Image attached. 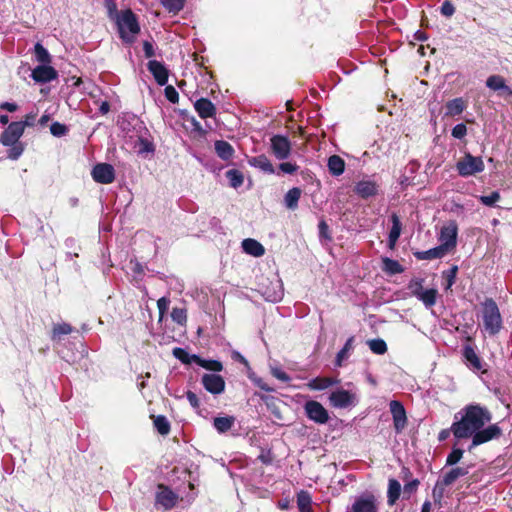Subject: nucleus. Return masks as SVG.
I'll return each instance as SVG.
<instances>
[{"label": "nucleus", "instance_id": "473e14b6", "mask_svg": "<svg viewBox=\"0 0 512 512\" xmlns=\"http://www.w3.org/2000/svg\"><path fill=\"white\" fill-rule=\"evenodd\" d=\"M215 150L218 156L223 160L230 159L234 153L233 147L226 141H216Z\"/></svg>", "mask_w": 512, "mask_h": 512}, {"label": "nucleus", "instance_id": "3c124183", "mask_svg": "<svg viewBox=\"0 0 512 512\" xmlns=\"http://www.w3.org/2000/svg\"><path fill=\"white\" fill-rule=\"evenodd\" d=\"M479 200L486 206H493L500 200V194L498 192H492L490 195L480 196Z\"/></svg>", "mask_w": 512, "mask_h": 512}, {"label": "nucleus", "instance_id": "6e6552de", "mask_svg": "<svg viewBox=\"0 0 512 512\" xmlns=\"http://www.w3.org/2000/svg\"><path fill=\"white\" fill-rule=\"evenodd\" d=\"M330 404L335 408H348L357 404V396L348 390L337 389L329 396Z\"/></svg>", "mask_w": 512, "mask_h": 512}, {"label": "nucleus", "instance_id": "c03bdc74", "mask_svg": "<svg viewBox=\"0 0 512 512\" xmlns=\"http://www.w3.org/2000/svg\"><path fill=\"white\" fill-rule=\"evenodd\" d=\"M154 426L161 435H167L170 431V423L165 416L158 415L154 419Z\"/></svg>", "mask_w": 512, "mask_h": 512}, {"label": "nucleus", "instance_id": "2eb2a0df", "mask_svg": "<svg viewBox=\"0 0 512 512\" xmlns=\"http://www.w3.org/2000/svg\"><path fill=\"white\" fill-rule=\"evenodd\" d=\"M389 407L393 417L394 428L397 433H400L407 424L404 406L399 401L393 400L390 402Z\"/></svg>", "mask_w": 512, "mask_h": 512}, {"label": "nucleus", "instance_id": "774afa93", "mask_svg": "<svg viewBox=\"0 0 512 512\" xmlns=\"http://www.w3.org/2000/svg\"><path fill=\"white\" fill-rule=\"evenodd\" d=\"M35 117H36L35 114H28V115H26L25 120L22 123L25 124V127L32 126L34 123Z\"/></svg>", "mask_w": 512, "mask_h": 512}, {"label": "nucleus", "instance_id": "f3484780", "mask_svg": "<svg viewBox=\"0 0 512 512\" xmlns=\"http://www.w3.org/2000/svg\"><path fill=\"white\" fill-rule=\"evenodd\" d=\"M379 185L371 179H363L355 184L354 192L361 198L366 199L378 193Z\"/></svg>", "mask_w": 512, "mask_h": 512}, {"label": "nucleus", "instance_id": "bf43d9fd", "mask_svg": "<svg viewBox=\"0 0 512 512\" xmlns=\"http://www.w3.org/2000/svg\"><path fill=\"white\" fill-rule=\"evenodd\" d=\"M279 168L282 172L287 174H292L297 170V166L290 162H284L279 165Z\"/></svg>", "mask_w": 512, "mask_h": 512}, {"label": "nucleus", "instance_id": "603ef678", "mask_svg": "<svg viewBox=\"0 0 512 512\" xmlns=\"http://www.w3.org/2000/svg\"><path fill=\"white\" fill-rule=\"evenodd\" d=\"M50 131L54 136L60 137L66 134L67 127L59 122H55L51 125Z\"/></svg>", "mask_w": 512, "mask_h": 512}, {"label": "nucleus", "instance_id": "a878e982", "mask_svg": "<svg viewBox=\"0 0 512 512\" xmlns=\"http://www.w3.org/2000/svg\"><path fill=\"white\" fill-rule=\"evenodd\" d=\"M449 252H447L443 247L440 245L437 247H434L432 249L416 252L415 256L420 260H430V259H437L442 258L445 255H447Z\"/></svg>", "mask_w": 512, "mask_h": 512}, {"label": "nucleus", "instance_id": "c756f323", "mask_svg": "<svg viewBox=\"0 0 512 512\" xmlns=\"http://www.w3.org/2000/svg\"><path fill=\"white\" fill-rule=\"evenodd\" d=\"M328 168L331 174L339 176L345 170V162L340 156L333 155L328 159Z\"/></svg>", "mask_w": 512, "mask_h": 512}, {"label": "nucleus", "instance_id": "423d86ee", "mask_svg": "<svg viewBox=\"0 0 512 512\" xmlns=\"http://www.w3.org/2000/svg\"><path fill=\"white\" fill-rule=\"evenodd\" d=\"M304 411L307 418L316 424L323 425L329 420V413L325 407L315 400H309L304 404Z\"/></svg>", "mask_w": 512, "mask_h": 512}, {"label": "nucleus", "instance_id": "4d7b16f0", "mask_svg": "<svg viewBox=\"0 0 512 512\" xmlns=\"http://www.w3.org/2000/svg\"><path fill=\"white\" fill-rule=\"evenodd\" d=\"M441 12L443 15L447 16V17H450L454 14L455 12V8L453 6V4L449 1H445L443 4H442V7H441Z\"/></svg>", "mask_w": 512, "mask_h": 512}, {"label": "nucleus", "instance_id": "6e6d98bb", "mask_svg": "<svg viewBox=\"0 0 512 512\" xmlns=\"http://www.w3.org/2000/svg\"><path fill=\"white\" fill-rule=\"evenodd\" d=\"M169 304H170V301L166 297H161L157 301V306H158V309H159L160 317H163V315L167 312Z\"/></svg>", "mask_w": 512, "mask_h": 512}, {"label": "nucleus", "instance_id": "a18cd8bd", "mask_svg": "<svg viewBox=\"0 0 512 512\" xmlns=\"http://www.w3.org/2000/svg\"><path fill=\"white\" fill-rule=\"evenodd\" d=\"M270 373L273 377L280 380L281 382L288 383L291 381V377L277 365L270 364Z\"/></svg>", "mask_w": 512, "mask_h": 512}, {"label": "nucleus", "instance_id": "412c9836", "mask_svg": "<svg viewBox=\"0 0 512 512\" xmlns=\"http://www.w3.org/2000/svg\"><path fill=\"white\" fill-rule=\"evenodd\" d=\"M354 340H355L354 336L349 337L346 340L342 349L337 353L336 358H335V366L336 367H342L344 362L346 360H348V358L350 357L351 353L354 350Z\"/></svg>", "mask_w": 512, "mask_h": 512}, {"label": "nucleus", "instance_id": "37998d69", "mask_svg": "<svg viewBox=\"0 0 512 512\" xmlns=\"http://www.w3.org/2000/svg\"><path fill=\"white\" fill-rule=\"evenodd\" d=\"M34 52H35V57H36V60L39 62V63H42V64H49L52 60L51 58V55L49 54V52L47 51V49H45L43 47L42 44L40 43H36L35 47H34Z\"/></svg>", "mask_w": 512, "mask_h": 512}, {"label": "nucleus", "instance_id": "9d476101", "mask_svg": "<svg viewBox=\"0 0 512 512\" xmlns=\"http://www.w3.org/2000/svg\"><path fill=\"white\" fill-rule=\"evenodd\" d=\"M501 434V429L496 425H490L486 428H481L477 430L471 437L472 443L469 446V450H472L474 447L486 443L492 439L499 437Z\"/></svg>", "mask_w": 512, "mask_h": 512}, {"label": "nucleus", "instance_id": "2f4dec72", "mask_svg": "<svg viewBox=\"0 0 512 512\" xmlns=\"http://www.w3.org/2000/svg\"><path fill=\"white\" fill-rule=\"evenodd\" d=\"M466 107L462 98H455L446 104V115L455 116L461 114Z\"/></svg>", "mask_w": 512, "mask_h": 512}, {"label": "nucleus", "instance_id": "6ab92c4d", "mask_svg": "<svg viewBox=\"0 0 512 512\" xmlns=\"http://www.w3.org/2000/svg\"><path fill=\"white\" fill-rule=\"evenodd\" d=\"M148 69L154 76L156 82L163 86L168 81V71L164 65L156 60H152L148 63Z\"/></svg>", "mask_w": 512, "mask_h": 512}, {"label": "nucleus", "instance_id": "bb28decb", "mask_svg": "<svg viewBox=\"0 0 512 512\" xmlns=\"http://www.w3.org/2000/svg\"><path fill=\"white\" fill-rule=\"evenodd\" d=\"M249 164L251 166L257 167L264 172L273 174L274 173V167L270 160L265 155H259L256 157H253L249 160Z\"/></svg>", "mask_w": 512, "mask_h": 512}, {"label": "nucleus", "instance_id": "f257e3e1", "mask_svg": "<svg viewBox=\"0 0 512 512\" xmlns=\"http://www.w3.org/2000/svg\"><path fill=\"white\" fill-rule=\"evenodd\" d=\"M490 421L491 413L487 408L479 404H470L462 410L461 419L452 424L450 431L455 438L466 439Z\"/></svg>", "mask_w": 512, "mask_h": 512}, {"label": "nucleus", "instance_id": "69168bd1", "mask_svg": "<svg viewBox=\"0 0 512 512\" xmlns=\"http://www.w3.org/2000/svg\"><path fill=\"white\" fill-rule=\"evenodd\" d=\"M0 108L3 110H7L9 112H14L17 110L18 107L15 103L3 102L1 103Z\"/></svg>", "mask_w": 512, "mask_h": 512}, {"label": "nucleus", "instance_id": "7ed1b4c3", "mask_svg": "<svg viewBox=\"0 0 512 512\" xmlns=\"http://www.w3.org/2000/svg\"><path fill=\"white\" fill-rule=\"evenodd\" d=\"M120 37L127 43H132L140 32L135 15L130 10L123 11L117 18Z\"/></svg>", "mask_w": 512, "mask_h": 512}, {"label": "nucleus", "instance_id": "13d9d810", "mask_svg": "<svg viewBox=\"0 0 512 512\" xmlns=\"http://www.w3.org/2000/svg\"><path fill=\"white\" fill-rule=\"evenodd\" d=\"M12 148L9 150V157L11 159H17L23 152V147L20 144L11 145Z\"/></svg>", "mask_w": 512, "mask_h": 512}, {"label": "nucleus", "instance_id": "052dcab7", "mask_svg": "<svg viewBox=\"0 0 512 512\" xmlns=\"http://www.w3.org/2000/svg\"><path fill=\"white\" fill-rule=\"evenodd\" d=\"M419 485V481L417 479H413L409 483L404 485V493L412 494L414 493Z\"/></svg>", "mask_w": 512, "mask_h": 512}, {"label": "nucleus", "instance_id": "ea45409f", "mask_svg": "<svg viewBox=\"0 0 512 512\" xmlns=\"http://www.w3.org/2000/svg\"><path fill=\"white\" fill-rule=\"evenodd\" d=\"M195 359H197L196 364H198L199 366H201L207 370L214 371V372H220L223 370V365L218 360H206V359H202L199 356L195 357Z\"/></svg>", "mask_w": 512, "mask_h": 512}, {"label": "nucleus", "instance_id": "e433bc0d", "mask_svg": "<svg viewBox=\"0 0 512 512\" xmlns=\"http://www.w3.org/2000/svg\"><path fill=\"white\" fill-rule=\"evenodd\" d=\"M486 86L493 91L501 92L506 86V81L500 75H491L486 80Z\"/></svg>", "mask_w": 512, "mask_h": 512}, {"label": "nucleus", "instance_id": "7c9ffc66", "mask_svg": "<svg viewBox=\"0 0 512 512\" xmlns=\"http://www.w3.org/2000/svg\"><path fill=\"white\" fill-rule=\"evenodd\" d=\"M401 493V484L396 479H390L388 483L387 498L389 505L395 504Z\"/></svg>", "mask_w": 512, "mask_h": 512}, {"label": "nucleus", "instance_id": "58836bf2", "mask_svg": "<svg viewBox=\"0 0 512 512\" xmlns=\"http://www.w3.org/2000/svg\"><path fill=\"white\" fill-rule=\"evenodd\" d=\"M73 331V328L68 323H59L53 326L52 340H60L63 335H68Z\"/></svg>", "mask_w": 512, "mask_h": 512}, {"label": "nucleus", "instance_id": "c9c22d12", "mask_svg": "<svg viewBox=\"0 0 512 512\" xmlns=\"http://www.w3.org/2000/svg\"><path fill=\"white\" fill-rule=\"evenodd\" d=\"M392 222H393V225H392V228L389 233V247L391 249L394 248V246L400 236V233H401V224L396 215L392 216Z\"/></svg>", "mask_w": 512, "mask_h": 512}, {"label": "nucleus", "instance_id": "4c0bfd02", "mask_svg": "<svg viewBox=\"0 0 512 512\" xmlns=\"http://www.w3.org/2000/svg\"><path fill=\"white\" fill-rule=\"evenodd\" d=\"M261 297L271 303H276L282 300L284 296V290H256Z\"/></svg>", "mask_w": 512, "mask_h": 512}, {"label": "nucleus", "instance_id": "864d4df0", "mask_svg": "<svg viewBox=\"0 0 512 512\" xmlns=\"http://www.w3.org/2000/svg\"><path fill=\"white\" fill-rule=\"evenodd\" d=\"M165 96L172 103L178 102V99H179L178 92L171 85H169L165 88Z\"/></svg>", "mask_w": 512, "mask_h": 512}, {"label": "nucleus", "instance_id": "5701e85b", "mask_svg": "<svg viewBox=\"0 0 512 512\" xmlns=\"http://www.w3.org/2000/svg\"><path fill=\"white\" fill-rule=\"evenodd\" d=\"M194 107L201 118L212 117L215 113L214 105L211 101L205 98L197 100Z\"/></svg>", "mask_w": 512, "mask_h": 512}, {"label": "nucleus", "instance_id": "09e8293b", "mask_svg": "<svg viewBox=\"0 0 512 512\" xmlns=\"http://www.w3.org/2000/svg\"><path fill=\"white\" fill-rule=\"evenodd\" d=\"M171 318L174 322L179 325H185L187 321V314L184 308H173L171 312Z\"/></svg>", "mask_w": 512, "mask_h": 512}, {"label": "nucleus", "instance_id": "20e7f679", "mask_svg": "<svg viewBox=\"0 0 512 512\" xmlns=\"http://www.w3.org/2000/svg\"><path fill=\"white\" fill-rule=\"evenodd\" d=\"M458 173L468 177L484 170V162L481 157H475L469 153L465 154L456 164Z\"/></svg>", "mask_w": 512, "mask_h": 512}, {"label": "nucleus", "instance_id": "de8ad7c7", "mask_svg": "<svg viewBox=\"0 0 512 512\" xmlns=\"http://www.w3.org/2000/svg\"><path fill=\"white\" fill-rule=\"evenodd\" d=\"M161 2L169 12L176 14L183 9L185 0H161Z\"/></svg>", "mask_w": 512, "mask_h": 512}, {"label": "nucleus", "instance_id": "39448f33", "mask_svg": "<svg viewBox=\"0 0 512 512\" xmlns=\"http://www.w3.org/2000/svg\"><path fill=\"white\" fill-rule=\"evenodd\" d=\"M458 227L456 222L450 221L443 225L440 229L438 240L440 246L443 247L447 252H451L457 244Z\"/></svg>", "mask_w": 512, "mask_h": 512}, {"label": "nucleus", "instance_id": "ddd939ff", "mask_svg": "<svg viewBox=\"0 0 512 512\" xmlns=\"http://www.w3.org/2000/svg\"><path fill=\"white\" fill-rule=\"evenodd\" d=\"M25 124L22 122H12L2 133L1 143L5 146H11L17 143L23 135Z\"/></svg>", "mask_w": 512, "mask_h": 512}, {"label": "nucleus", "instance_id": "4468645a", "mask_svg": "<svg viewBox=\"0 0 512 512\" xmlns=\"http://www.w3.org/2000/svg\"><path fill=\"white\" fill-rule=\"evenodd\" d=\"M271 148L277 159L283 160L290 155L291 143L288 138L275 135L271 138Z\"/></svg>", "mask_w": 512, "mask_h": 512}, {"label": "nucleus", "instance_id": "dca6fc26", "mask_svg": "<svg viewBox=\"0 0 512 512\" xmlns=\"http://www.w3.org/2000/svg\"><path fill=\"white\" fill-rule=\"evenodd\" d=\"M31 77L38 83H46L57 79L58 72L48 64H42L32 70Z\"/></svg>", "mask_w": 512, "mask_h": 512}, {"label": "nucleus", "instance_id": "4be33fe9", "mask_svg": "<svg viewBox=\"0 0 512 512\" xmlns=\"http://www.w3.org/2000/svg\"><path fill=\"white\" fill-rule=\"evenodd\" d=\"M463 355L468 363V366L474 371H481L483 369L482 361L471 346H465Z\"/></svg>", "mask_w": 512, "mask_h": 512}, {"label": "nucleus", "instance_id": "8fccbe9b", "mask_svg": "<svg viewBox=\"0 0 512 512\" xmlns=\"http://www.w3.org/2000/svg\"><path fill=\"white\" fill-rule=\"evenodd\" d=\"M464 451L460 448H453L446 459V465L453 466L457 464L463 457Z\"/></svg>", "mask_w": 512, "mask_h": 512}, {"label": "nucleus", "instance_id": "0eeeda50", "mask_svg": "<svg viewBox=\"0 0 512 512\" xmlns=\"http://www.w3.org/2000/svg\"><path fill=\"white\" fill-rule=\"evenodd\" d=\"M178 501V495L167 486L159 484L155 494V506L165 510L172 509Z\"/></svg>", "mask_w": 512, "mask_h": 512}, {"label": "nucleus", "instance_id": "a211bd4d", "mask_svg": "<svg viewBox=\"0 0 512 512\" xmlns=\"http://www.w3.org/2000/svg\"><path fill=\"white\" fill-rule=\"evenodd\" d=\"M469 473L468 467H455L446 472L442 478L437 481V487L442 486H450L452 485L458 478L466 476Z\"/></svg>", "mask_w": 512, "mask_h": 512}, {"label": "nucleus", "instance_id": "a19ab883", "mask_svg": "<svg viewBox=\"0 0 512 512\" xmlns=\"http://www.w3.org/2000/svg\"><path fill=\"white\" fill-rule=\"evenodd\" d=\"M367 345L374 354L383 355L387 352L386 342L381 338L368 340Z\"/></svg>", "mask_w": 512, "mask_h": 512}, {"label": "nucleus", "instance_id": "b1692460", "mask_svg": "<svg viewBox=\"0 0 512 512\" xmlns=\"http://www.w3.org/2000/svg\"><path fill=\"white\" fill-rule=\"evenodd\" d=\"M337 383H339V381L337 379H333V378H329V377H316V378L311 379L308 382L307 386L311 390L321 391V390H325Z\"/></svg>", "mask_w": 512, "mask_h": 512}, {"label": "nucleus", "instance_id": "f03ea898", "mask_svg": "<svg viewBox=\"0 0 512 512\" xmlns=\"http://www.w3.org/2000/svg\"><path fill=\"white\" fill-rule=\"evenodd\" d=\"M478 316L482 329L490 336L497 335L503 328V320L497 303L492 298H486L479 304Z\"/></svg>", "mask_w": 512, "mask_h": 512}, {"label": "nucleus", "instance_id": "cd10ccee", "mask_svg": "<svg viewBox=\"0 0 512 512\" xmlns=\"http://www.w3.org/2000/svg\"><path fill=\"white\" fill-rule=\"evenodd\" d=\"M299 512H312V498L309 492L301 490L297 494Z\"/></svg>", "mask_w": 512, "mask_h": 512}, {"label": "nucleus", "instance_id": "c85d7f7f", "mask_svg": "<svg viewBox=\"0 0 512 512\" xmlns=\"http://www.w3.org/2000/svg\"><path fill=\"white\" fill-rule=\"evenodd\" d=\"M437 290H413L414 295L424 303L426 307L435 304Z\"/></svg>", "mask_w": 512, "mask_h": 512}, {"label": "nucleus", "instance_id": "9b49d317", "mask_svg": "<svg viewBox=\"0 0 512 512\" xmlns=\"http://www.w3.org/2000/svg\"><path fill=\"white\" fill-rule=\"evenodd\" d=\"M91 175L97 183L110 184L115 179V170L111 164L99 163L93 167Z\"/></svg>", "mask_w": 512, "mask_h": 512}, {"label": "nucleus", "instance_id": "49530a36", "mask_svg": "<svg viewBox=\"0 0 512 512\" xmlns=\"http://www.w3.org/2000/svg\"><path fill=\"white\" fill-rule=\"evenodd\" d=\"M226 177L228 178L232 187L237 188L243 183V175L238 170H229L226 172Z\"/></svg>", "mask_w": 512, "mask_h": 512}, {"label": "nucleus", "instance_id": "79ce46f5", "mask_svg": "<svg viewBox=\"0 0 512 512\" xmlns=\"http://www.w3.org/2000/svg\"><path fill=\"white\" fill-rule=\"evenodd\" d=\"M301 196V190L299 188L290 189L285 195V204L289 209H295Z\"/></svg>", "mask_w": 512, "mask_h": 512}, {"label": "nucleus", "instance_id": "393cba45", "mask_svg": "<svg viewBox=\"0 0 512 512\" xmlns=\"http://www.w3.org/2000/svg\"><path fill=\"white\" fill-rule=\"evenodd\" d=\"M234 423L235 417L233 416L215 417L213 419V427L218 433H225L229 431L233 427Z\"/></svg>", "mask_w": 512, "mask_h": 512}, {"label": "nucleus", "instance_id": "e2e57ef3", "mask_svg": "<svg viewBox=\"0 0 512 512\" xmlns=\"http://www.w3.org/2000/svg\"><path fill=\"white\" fill-rule=\"evenodd\" d=\"M254 383L256 386H258L261 390L265 392H273L274 389L270 387L267 383H265L261 378L254 379Z\"/></svg>", "mask_w": 512, "mask_h": 512}, {"label": "nucleus", "instance_id": "72a5a7b5", "mask_svg": "<svg viewBox=\"0 0 512 512\" xmlns=\"http://www.w3.org/2000/svg\"><path fill=\"white\" fill-rule=\"evenodd\" d=\"M173 356L181 361L183 364H191L196 363L197 359L195 357H198L196 354H189L185 349L176 347L172 351Z\"/></svg>", "mask_w": 512, "mask_h": 512}, {"label": "nucleus", "instance_id": "680f3d73", "mask_svg": "<svg viewBox=\"0 0 512 512\" xmlns=\"http://www.w3.org/2000/svg\"><path fill=\"white\" fill-rule=\"evenodd\" d=\"M186 398L188 400V402L190 403V405L194 408H197L199 407V399L197 397V395L192 392V391H187L186 392Z\"/></svg>", "mask_w": 512, "mask_h": 512}, {"label": "nucleus", "instance_id": "aec40b11", "mask_svg": "<svg viewBox=\"0 0 512 512\" xmlns=\"http://www.w3.org/2000/svg\"><path fill=\"white\" fill-rule=\"evenodd\" d=\"M241 246L246 254H249L253 257H261L265 254L264 246L255 239H244L241 243Z\"/></svg>", "mask_w": 512, "mask_h": 512}, {"label": "nucleus", "instance_id": "f704fd0d", "mask_svg": "<svg viewBox=\"0 0 512 512\" xmlns=\"http://www.w3.org/2000/svg\"><path fill=\"white\" fill-rule=\"evenodd\" d=\"M382 270L387 274L395 275L401 273L403 268L398 261L386 257L382 259Z\"/></svg>", "mask_w": 512, "mask_h": 512}, {"label": "nucleus", "instance_id": "5fc2aeb1", "mask_svg": "<svg viewBox=\"0 0 512 512\" xmlns=\"http://www.w3.org/2000/svg\"><path fill=\"white\" fill-rule=\"evenodd\" d=\"M467 133V128L464 124H457L452 129V136L457 139H462Z\"/></svg>", "mask_w": 512, "mask_h": 512}, {"label": "nucleus", "instance_id": "1a4fd4ad", "mask_svg": "<svg viewBox=\"0 0 512 512\" xmlns=\"http://www.w3.org/2000/svg\"><path fill=\"white\" fill-rule=\"evenodd\" d=\"M346 512H378V501L372 494H363L355 498Z\"/></svg>", "mask_w": 512, "mask_h": 512}, {"label": "nucleus", "instance_id": "338daca9", "mask_svg": "<svg viewBox=\"0 0 512 512\" xmlns=\"http://www.w3.org/2000/svg\"><path fill=\"white\" fill-rule=\"evenodd\" d=\"M444 487L445 486H438L437 487V484L435 485L434 489H433V497L436 499L438 498L439 500L442 498L443 496V491H444Z\"/></svg>", "mask_w": 512, "mask_h": 512}, {"label": "nucleus", "instance_id": "f8f14e48", "mask_svg": "<svg viewBox=\"0 0 512 512\" xmlns=\"http://www.w3.org/2000/svg\"><path fill=\"white\" fill-rule=\"evenodd\" d=\"M203 387L213 395H219L225 390L224 378L215 373H205L201 378Z\"/></svg>", "mask_w": 512, "mask_h": 512}, {"label": "nucleus", "instance_id": "0e129e2a", "mask_svg": "<svg viewBox=\"0 0 512 512\" xmlns=\"http://www.w3.org/2000/svg\"><path fill=\"white\" fill-rule=\"evenodd\" d=\"M143 49L146 57L150 58L154 55L153 45L150 42L145 41L143 43Z\"/></svg>", "mask_w": 512, "mask_h": 512}]
</instances>
